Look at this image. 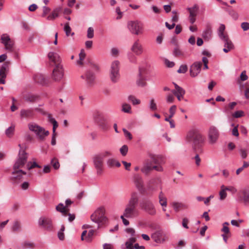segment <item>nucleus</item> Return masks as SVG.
Returning a JSON list of instances; mask_svg holds the SVG:
<instances>
[{"label": "nucleus", "mask_w": 249, "mask_h": 249, "mask_svg": "<svg viewBox=\"0 0 249 249\" xmlns=\"http://www.w3.org/2000/svg\"><path fill=\"white\" fill-rule=\"evenodd\" d=\"M198 131L195 129L190 130L187 133L186 136V140L188 142H190L193 139V137H195V135Z\"/></svg>", "instance_id": "40"}, {"label": "nucleus", "mask_w": 249, "mask_h": 249, "mask_svg": "<svg viewBox=\"0 0 249 249\" xmlns=\"http://www.w3.org/2000/svg\"><path fill=\"white\" fill-rule=\"evenodd\" d=\"M122 111L124 113H130L131 112L130 105L126 103H124L122 105Z\"/></svg>", "instance_id": "42"}, {"label": "nucleus", "mask_w": 249, "mask_h": 249, "mask_svg": "<svg viewBox=\"0 0 249 249\" xmlns=\"http://www.w3.org/2000/svg\"><path fill=\"white\" fill-rule=\"evenodd\" d=\"M5 46V49L8 51L12 52L14 45V42L11 39L5 44H3Z\"/></svg>", "instance_id": "46"}, {"label": "nucleus", "mask_w": 249, "mask_h": 249, "mask_svg": "<svg viewBox=\"0 0 249 249\" xmlns=\"http://www.w3.org/2000/svg\"><path fill=\"white\" fill-rule=\"evenodd\" d=\"M188 70L187 65H181L179 69L177 71V72L179 73H185Z\"/></svg>", "instance_id": "55"}, {"label": "nucleus", "mask_w": 249, "mask_h": 249, "mask_svg": "<svg viewBox=\"0 0 249 249\" xmlns=\"http://www.w3.org/2000/svg\"><path fill=\"white\" fill-rule=\"evenodd\" d=\"M225 30V26L223 24H221L217 30L218 36L221 39L222 38H225V37L228 36L227 35L224 34Z\"/></svg>", "instance_id": "37"}, {"label": "nucleus", "mask_w": 249, "mask_h": 249, "mask_svg": "<svg viewBox=\"0 0 249 249\" xmlns=\"http://www.w3.org/2000/svg\"><path fill=\"white\" fill-rule=\"evenodd\" d=\"M62 11L61 7H58L54 9L52 13L49 16L47 17V19L49 20H53L55 18L59 16V14Z\"/></svg>", "instance_id": "29"}, {"label": "nucleus", "mask_w": 249, "mask_h": 249, "mask_svg": "<svg viewBox=\"0 0 249 249\" xmlns=\"http://www.w3.org/2000/svg\"><path fill=\"white\" fill-rule=\"evenodd\" d=\"M107 165L108 168H113L114 166L119 167L121 163L113 158H109L107 160Z\"/></svg>", "instance_id": "32"}, {"label": "nucleus", "mask_w": 249, "mask_h": 249, "mask_svg": "<svg viewBox=\"0 0 249 249\" xmlns=\"http://www.w3.org/2000/svg\"><path fill=\"white\" fill-rule=\"evenodd\" d=\"M237 105L235 102L230 103L228 106H226L223 109V112L227 115L230 114L232 113V110L234 109L235 106Z\"/></svg>", "instance_id": "33"}, {"label": "nucleus", "mask_w": 249, "mask_h": 249, "mask_svg": "<svg viewBox=\"0 0 249 249\" xmlns=\"http://www.w3.org/2000/svg\"><path fill=\"white\" fill-rule=\"evenodd\" d=\"M35 167H37V168H40L41 166H40L39 165L37 164V163L36 162H34L32 163L31 162H30V163H28L27 165V168L28 170H30Z\"/></svg>", "instance_id": "56"}, {"label": "nucleus", "mask_w": 249, "mask_h": 249, "mask_svg": "<svg viewBox=\"0 0 249 249\" xmlns=\"http://www.w3.org/2000/svg\"><path fill=\"white\" fill-rule=\"evenodd\" d=\"M112 156V153L109 151H105L102 153L95 155L92 158L94 166L96 170L97 176H101L104 172V158Z\"/></svg>", "instance_id": "3"}, {"label": "nucleus", "mask_w": 249, "mask_h": 249, "mask_svg": "<svg viewBox=\"0 0 249 249\" xmlns=\"http://www.w3.org/2000/svg\"><path fill=\"white\" fill-rule=\"evenodd\" d=\"M149 107L151 111H156L157 110V106L155 102L154 99L150 100L149 104Z\"/></svg>", "instance_id": "49"}, {"label": "nucleus", "mask_w": 249, "mask_h": 249, "mask_svg": "<svg viewBox=\"0 0 249 249\" xmlns=\"http://www.w3.org/2000/svg\"><path fill=\"white\" fill-rule=\"evenodd\" d=\"M64 30L67 36H69L71 33V28L69 25V23L67 22L65 24Z\"/></svg>", "instance_id": "53"}, {"label": "nucleus", "mask_w": 249, "mask_h": 249, "mask_svg": "<svg viewBox=\"0 0 249 249\" xmlns=\"http://www.w3.org/2000/svg\"><path fill=\"white\" fill-rule=\"evenodd\" d=\"M187 10L189 12V19L190 22L191 24H194L196 21V17L197 14L198 7L196 4H195L192 7H188Z\"/></svg>", "instance_id": "19"}, {"label": "nucleus", "mask_w": 249, "mask_h": 249, "mask_svg": "<svg viewBox=\"0 0 249 249\" xmlns=\"http://www.w3.org/2000/svg\"><path fill=\"white\" fill-rule=\"evenodd\" d=\"M38 225L45 230L48 231H52L53 229L52 220L48 217H41L38 220Z\"/></svg>", "instance_id": "11"}, {"label": "nucleus", "mask_w": 249, "mask_h": 249, "mask_svg": "<svg viewBox=\"0 0 249 249\" xmlns=\"http://www.w3.org/2000/svg\"><path fill=\"white\" fill-rule=\"evenodd\" d=\"M39 98L37 95L29 92L25 94L23 96L24 100L28 103H34L37 101Z\"/></svg>", "instance_id": "27"}, {"label": "nucleus", "mask_w": 249, "mask_h": 249, "mask_svg": "<svg viewBox=\"0 0 249 249\" xmlns=\"http://www.w3.org/2000/svg\"><path fill=\"white\" fill-rule=\"evenodd\" d=\"M148 160L153 166L160 167L161 168L160 172L163 171L162 165L165 163V160L162 156L160 155H150V159Z\"/></svg>", "instance_id": "9"}, {"label": "nucleus", "mask_w": 249, "mask_h": 249, "mask_svg": "<svg viewBox=\"0 0 249 249\" xmlns=\"http://www.w3.org/2000/svg\"><path fill=\"white\" fill-rule=\"evenodd\" d=\"M94 36V29L92 27H89L87 31V37L92 38Z\"/></svg>", "instance_id": "59"}, {"label": "nucleus", "mask_w": 249, "mask_h": 249, "mask_svg": "<svg viewBox=\"0 0 249 249\" xmlns=\"http://www.w3.org/2000/svg\"><path fill=\"white\" fill-rule=\"evenodd\" d=\"M120 153L121 154L124 156H125L127 153V152H128V147L127 145H124L123 146H122L121 148L120 149Z\"/></svg>", "instance_id": "58"}, {"label": "nucleus", "mask_w": 249, "mask_h": 249, "mask_svg": "<svg viewBox=\"0 0 249 249\" xmlns=\"http://www.w3.org/2000/svg\"><path fill=\"white\" fill-rule=\"evenodd\" d=\"M139 199V195L136 192L131 193L124 206L122 214L120 216V218L125 226H128L129 224L128 219H135L139 216V211L138 209Z\"/></svg>", "instance_id": "1"}, {"label": "nucleus", "mask_w": 249, "mask_h": 249, "mask_svg": "<svg viewBox=\"0 0 249 249\" xmlns=\"http://www.w3.org/2000/svg\"><path fill=\"white\" fill-rule=\"evenodd\" d=\"M229 223L227 222H225L223 223L222 224V228L221 229V231L222 232H224L225 234H228L230 233V230L228 227V226L229 225Z\"/></svg>", "instance_id": "47"}, {"label": "nucleus", "mask_w": 249, "mask_h": 249, "mask_svg": "<svg viewBox=\"0 0 249 249\" xmlns=\"http://www.w3.org/2000/svg\"><path fill=\"white\" fill-rule=\"evenodd\" d=\"M213 31L210 25H207L205 29L203 31L202 36L205 40L209 41L212 37Z\"/></svg>", "instance_id": "23"}, {"label": "nucleus", "mask_w": 249, "mask_h": 249, "mask_svg": "<svg viewBox=\"0 0 249 249\" xmlns=\"http://www.w3.org/2000/svg\"><path fill=\"white\" fill-rule=\"evenodd\" d=\"M175 97L173 94H169L166 97V102L168 103L171 104L174 102Z\"/></svg>", "instance_id": "62"}, {"label": "nucleus", "mask_w": 249, "mask_h": 249, "mask_svg": "<svg viewBox=\"0 0 249 249\" xmlns=\"http://www.w3.org/2000/svg\"><path fill=\"white\" fill-rule=\"evenodd\" d=\"M35 82L41 85H45L46 83V80L44 76L41 74H36L34 77Z\"/></svg>", "instance_id": "35"}, {"label": "nucleus", "mask_w": 249, "mask_h": 249, "mask_svg": "<svg viewBox=\"0 0 249 249\" xmlns=\"http://www.w3.org/2000/svg\"><path fill=\"white\" fill-rule=\"evenodd\" d=\"M147 71L144 68L139 67L138 77L136 81L138 86L141 87H145L147 85Z\"/></svg>", "instance_id": "10"}, {"label": "nucleus", "mask_w": 249, "mask_h": 249, "mask_svg": "<svg viewBox=\"0 0 249 249\" xmlns=\"http://www.w3.org/2000/svg\"><path fill=\"white\" fill-rule=\"evenodd\" d=\"M190 142H192L193 143L195 147L200 146L201 144L203 142V139L202 135L197 132Z\"/></svg>", "instance_id": "25"}, {"label": "nucleus", "mask_w": 249, "mask_h": 249, "mask_svg": "<svg viewBox=\"0 0 249 249\" xmlns=\"http://www.w3.org/2000/svg\"><path fill=\"white\" fill-rule=\"evenodd\" d=\"M177 107L175 105H173L171 106L169 109V118H172L174 115L176 110Z\"/></svg>", "instance_id": "61"}, {"label": "nucleus", "mask_w": 249, "mask_h": 249, "mask_svg": "<svg viewBox=\"0 0 249 249\" xmlns=\"http://www.w3.org/2000/svg\"><path fill=\"white\" fill-rule=\"evenodd\" d=\"M106 209L104 207H100L91 215V220L97 224L98 228L107 225L108 219L105 215Z\"/></svg>", "instance_id": "4"}, {"label": "nucleus", "mask_w": 249, "mask_h": 249, "mask_svg": "<svg viewBox=\"0 0 249 249\" xmlns=\"http://www.w3.org/2000/svg\"><path fill=\"white\" fill-rule=\"evenodd\" d=\"M141 209L146 213L150 215L154 216L157 213L156 208L155 205L149 199H143L141 203Z\"/></svg>", "instance_id": "7"}, {"label": "nucleus", "mask_w": 249, "mask_h": 249, "mask_svg": "<svg viewBox=\"0 0 249 249\" xmlns=\"http://www.w3.org/2000/svg\"><path fill=\"white\" fill-rule=\"evenodd\" d=\"M173 54L175 56H184V53L179 49L178 47H176L174 48Z\"/></svg>", "instance_id": "48"}, {"label": "nucleus", "mask_w": 249, "mask_h": 249, "mask_svg": "<svg viewBox=\"0 0 249 249\" xmlns=\"http://www.w3.org/2000/svg\"><path fill=\"white\" fill-rule=\"evenodd\" d=\"M131 51L136 55H139L143 52V48L139 40H136L131 47Z\"/></svg>", "instance_id": "22"}, {"label": "nucleus", "mask_w": 249, "mask_h": 249, "mask_svg": "<svg viewBox=\"0 0 249 249\" xmlns=\"http://www.w3.org/2000/svg\"><path fill=\"white\" fill-rule=\"evenodd\" d=\"M161 179L160 177H156L151 178L147 183V188L150 192L156 191L158 188H161Z\"/></svg>", "instance_id": "8"}, {"label": "nucleus", "mask_w": 249, "mask_h": 249, "mask_svg": "<svg viewBox=\"0 0 249 249\" xmlns=\"http://www.w3.org/2000/svg\"><path fill=\"white\" fill-rule=\"evenodd\" d=\"M109 77L112 82L116 83L120 78V62L118 60L113 61L110 66Z\"/></svg>", "instance_id": "6"}, {"label": "nucleus", "mask_w": 249, "mask_h": 249, "mask_svg": "<svg viewBox=\"0 0 249 249\" xmlns=\"http://www.w3.org/2000/svg\"><path fill=\"white\" fill-rule=\"evenodd\" d=\"M128 100L131 102L133 105H139L141 103V101L139 99H137L133 95H129L128 97Z\"/></svg>", "instance_id": "44"}, {"label": "nucleus", "mask_w": 249, "mask_h": 249, "mask_svg": "<svg viewBox=\"0 0 249 249\" xmlns=\"http://www.w3.org/2000/svg\"><path fill=\"white\" fill-rule=\"evenodd\" d=\"M159 203L161 206L167 207V198L165 196L162 191H160L159 194Z\"/></svg>", "instance_id": "34"}, {"label": "nucleus", "mask_w": 249, "mask_h": 249, "mask_svg": "<svg viewBox=\"0 0 249 249\" xmlns=\"http://www.w3.org/2000/svg\"><path fill=\"white\" fill-rule=\"evenodd\" d=\"M244 111L242 110H238L231 114V116L234 118H239L243 116Z\"/></svg>", "instance_id": "52"}, {"label": "nucleus", "mask_w": 249, "mask_h": 249, "mask_svg": "<svg viewBox=\"0 0 249 249\" xmlns=\"http://www.w3.org/2000/svg\"><path fill=\"white\" fill-rule=\"evenodd\" d=\"M11 39L10 38L9 36L6 34L2 35L0 37L1 42L3 44H4L7 42L9 41Z\"/></svg>", "instance_id": "50"}, {"label": "nucleus", "mask_w": 249, "mask_h": 249, "mask_svg": "<svg viewBox=\"0 0 249 249\" xmlns=\"http://www.w3.org/2000/svg\"><path fill=\"white\" fill-rule=\"evenodd\" d=\"M241 27L244 31H247L249 29V23L247 22H242Z\"/></svg>", "instance_id": "64"}, {"label": "nucleus", "mask_w": 249, "mask_h": 249, "mask_svg": "<svg viewBox=\"0 0 249 249\" xmlns=\"http://www.w3.org/2000/svg\"><path fill=\"white\" fill-rule=\"evenodd\" d=\"M241 199L246 204H249V188H245L240 191Z\"/></svg>", "instance_id": "28"}, {"label": "nucleus", "mask_w": 249, "mask_h": 249, "mask_svg": "<svg viewBox=\"0 0 249 249\" xmlns=\"http://www.w3.org/2000/svg\"><path fill=\"white\" fill-rule=\"evenodd\" d=\"M224 43V47L229 48L230 49H233L234 45L231 40L228 38V36H226L225 38L221 39Z\"/></svg>", "instance_id": "39"}, {"label": "nucleus", "mask_w": 249, "mask_h": 249, "mask_svg": "<svg viewBox=\"0 0 249 249\" xmlns=\"http://www.w3.org/2000/svg\"><path fill=\"white\" fill-rule=\"evenodd\" d=\"M219 136V132L217 128L213 125L211 126L208 131V138L210 143H215L218 140Z\"/></svg>", "instance_id": "13"}, {"label": "nucleus", "mask_w": 249, "mask_h": 249, "mask_svg": "<svg viewBox=\"0 0 249 249\" xmlns=\"http://www.w3.org/2000/svg\"><path fill=\"white\" fill-rule=\"evenodd\" d=\"M12 230L13 231H20L21 229V225L19 221L16 220L15 221L13 222L12 227Z\"/></svg>", "instance_id": "43"}, {"label": "nucleus", "mask_w": 249, "mask_h": 249, "mask_svg": "<svg viewBox=\"0 0 249 249\" xmlns=\"http://www.w3.org/2000/svg\"><path fill=\"white\" fill-rule=\"evenodd\" d=\"M28 158L27 153L24 150L20 149L19 151L18 157L14 166L13 171L12 172V176L10 179L14 183L21 180L23 175L26 173L19 168H22L27 162Z\"/></svg>", "instance_id": "2"}, {"label": "nucleus", "mask_w": 249, "mask_h": 249, "mask_svg": "<svg viewBox=\"0 0 249 249\" xmlns=\"http://www.w3.org/2000/svg\"><path fill=\"white\" fill-rule=\"evenodd\" d=\"M15 130V125L12 124L5 130V134L7 137L11 138L14 134Z\"/></svg>", "instance_id": "38"}, {"label": "nucleus", "mask_w": 249, "mask_h": 249, "mask_svg": "<svg viewBox=\"0 0 249 249\" xmlns=\"http://www.w3.org/2000/svg\"><path fill=\"white\" fill-rule=\"evenodd\" d=\"M226 190L225 189H221L220 191L219 192V199L220 200H223L226 198L227 197V194L226 192Z\"/></svg>", "instance_id": "57"}, {"label": "nucleus", "mask_w": 249, "mask_h": 249, "mask_svg": "<svg viewBox=\"0 0 249 249\" xmlns=\"http://www.w3.org/2000/svg\"><path fill=\"white\" fill-rule=\"evenodd\" d=\"M56 210L57 212L61 213L63 216H66L69 209V208H66L63 203H60L56 206Z\"/></svg>", "instance_id": "30"}, {"label": "nucleus", "mask_w": 249, "mask_h": 249, "mask_svg": "<svg viewBox=\"0 0 249 249\" xmlns=\"http://www.w3.org/2000/svg\"><path fill=\"white\" fill-rule=\"evenodd\" d=\"M9 63L7 62L4 63L0 68V84L5 83V79L6 77V72L8 71Z\"/></svg>", "instance_id": "21"}, {"label": "nucleus", "mask_w": 249, "mask_h": 249, "mask_svg": "<svg viewBox=\"0 0 249 249\" xmlns=\"http://www.w3.org/2000/svg\"><path fill=\"white\" fill-rule=\"evenodd\" d=\"M48 56L50 61L54 64L55 67L57 64H61L60 56L57 53L50 52L48 54Z\"/></svg>", "instance_id": "24"}, {"label": "nucleus", "mask_w": 249, "mask_h": 249, "mask_svg": "<svg viewBox=\"0 0 249 249\" xmlns=\"http://www.w3.org/2000/svg\"><path fill=\"white\" fill-rule=\"evenodd\" d=\"M202 63L201 62H196L194 63L190 67V72L192 77L196 76L200 72Z\"/></svg>", "instance_id": "20"}, {"label": "nucleus", "mask_w": 249, "mask_h": 249, "mask_svg": "<svg viewBox=\"0 0 249 249\" xmlns=\"http://www.w3.org/2000/svg\"><path fill=\"white\" fill-rule=\"evenodd\" d=\"M51 164L55 169H58L59 168V163L58 161L55 159H53L52 160Z\"/></svg>", "instance_id": "60"}, {"label": "nucleus", "mask_w": 249, "mask_h": 249, "mask_svg": "<svg viewBox=\"0 0 249 249\" xmlns=\"http://www.w3.org/2000/svg\"><path fill=\"white\" fill-rule=\"evenodd\" d=\"M152 170L160 172L161 168L160 167L153 166L149 162V160H146L143 163L142 167L141 168V172L144 175H148Z\"/></svg>", "instance_id": "15"}, {"label": "nucleus", "mask_w": 249, "mask_h": 249, "mask_svg": "<svg viewBox=\"0 0 249 249\" xmlns=\"http://www.w3.org/2000/svg\"><path fill=\"white\" fill-rule=\"evenodd\" d=\"M35 115V113L33 108L22 109L20 111V116L21 119H32Z\"/></svg>", "instance_id": "18"}, {"label": "nucleus", "mask_w": 249, "mask_h": 249, "mask_svg": "<svg viewBox=\"0 0 249 249\" xmlns=\"http://www.w3.org/2000/svg\"><path fill=\"white\" fill-rule=\"evenodd\" d=\"M99 125L100 127L102 129V130L104 131H107L109 128V126L107 123L104 121L99 122Z\"/></svg>", "instance_id": "51"}, {"label": "nucleus", "mask_w": 249, "mask_h": 249, "mask_svg": "<svg viewBox=\"0 0 249 249\" xmlns=\"http://www.w3.org/2000/svg\"><path fill=\"white\" fill-rule=\"evenodd\" d=\"M81 78L85 80L86 85L89 88L93 87L95 83V74L91 71H87L84 74L81 76Z\"/></svg>", "instance_id": "12"}, {"label": "nucleus", "mask_w": 249, "mask_h": 249, "mask_svg": "<svg viewBox=\"0 0 249 249\" xmlns=\"http://www.w3.org/2000/svg\"><path fill=\"white\" fill-rule=\"evenodd\" d=\"M128 27L130 32L135 35L142 33V25L138 21H130L128 23Z\"/></svg>", "instance_id": "14"}, {"label": "nucleus", "mask_w": 249, "mask_h": 249, "mask_svg": "<svg viewBox=\"0 0 249 249\" xmlns=\"http://www.w3.org/2000/svg\"><path fill=\"white\" fill-rule=\"evenodd\" d=\"M29 129L34 132L39 141H44L49 135V131L45 130L43 127L34 122H31L28 124Z\"/></svg>", "instance_id": "5"}, {"label": "nucleus", "mask_w": 249, "mask_h": 249, "mask_svg": "<svg viewBox=\"0 0 249 249\" xmlns=\"http://www.w3.org/2000/svg\"><path fill=\"white\" fill-rule=\"evenodd\" d=\"M63 69L61 64H57L54 68L52 77L56 81H60L63 77Z\"/></svg>", "instance_id": "16"}, {"label": "nucleus", "mask_w": 249, "mask_h": 249, "mask_svg": "<svg viewBox=\"0 0 249 249\" xmlns=\"http://www.w3.org/2000/svg\"><path fill=\"white\" fill-rule=\"evenodd\" d=\"M190 142H192L193 143L195 147L200 146L201 144L203 142V139L202 135L197 132Z\"/></svg>", "instance_id": "26"}, {"label": "nucleus", "mask_w": 249, "mask_h": 249, "mask_svg": "<svg viewBox=\"0 0 249 249\" xmlns=\"http://www.w3.org/2000/svg\"><path fill=\"white\" fill-rule=\"evenodd\" d=\"M229 14L232 17V18L236 20L238 18V13L233 10H230L229 12Z\"/></svg>", "instance_id": "63"}, {"label": "nucleus", "mask_w": 249, "mask_h": 249, "mask_svg": "<svg viewBox=\"0 0 249 249\" xmlns=\"http://www.w3.org/2000/svg\"><path fill=\"white\" fill-rule=\"evenodd\" d=\"M133 182L140 192H143L144 190L143 185V181L142 176L139 174H136L133 175Z\"/></svg>", "instance_id": "17"}, {"label": "nucleus", "mask_w": 249, "mask_h": 249, "mask_svg": "<svg viewBox=\"0 0 249 249\" xmlns=\"http://www.w3.org/2000/svg\"><path fill=\"white\" fill-rule=\"evenodd\" d=\"M136 241V239L135 237L130 238L126 242L125 246L127 249H133L134 247L133 246V243Z\"/></svg>", "instance_id": "41"}, {"label": "nucleus", "mask_w": 249, "mask_h": 249, "mask_svg": "<svg viewBox=\"0 0 249 249\" xmlns=\"http://www.w3.org/2000/svg\"><path fill=\"white\" fill-rule=\"evenodd\" d=\"M175 89L172 90V93L174 95H184L185 93V90L181 87L178 86L176 83H173Z\"/></svg>", "instance_id": "31"}, {"label": "nucleus", "mask_w": 249, "mask_h": 249, "mask_svg": "<svg viewBox=\"0 0 249 249\" xmlns=\"http://www.w3.org/2000/svg\"><path fill=\"white\" fill-rule=\"evenodd\" d=\"M173 207L176 212L178 211L180 209H186L188 207L186 204L181 202H173Z\"/></svg>", "instance_id": "36"}, {"label": "nucleus", "mask_w": 249, "mask_h": 249, "mask_svg": "<svg viewBox=\"0 0 249 249\" xmlns=\"http://www.w3.org/2000/svg\"><path fill=\"white\" fill-rule=\"evenodd\" d=\"M249 166V163H248L247 161H244L243 166L236 170V175H239L240 173V172H242L245 168H247Z\"/></svg>", "instance_id": "54"}, {"label": "nucleus", "mask_w": 249, "mask_h": 249, "mask_svg": "<svg viewBox=\"0 0 249 249\" xmlns=\"http://www.w3.org/2000/svg\"><path fill=\"white\" fill-rule=\"evenodd\" d=\"M135 54L133 53H129L127 55L129 61L133 64H136L137 62V58Z\"/></svg>", "instance_id": "45"}]
</instances>
